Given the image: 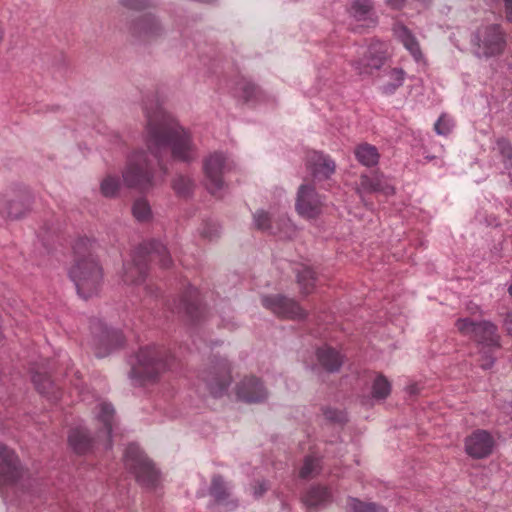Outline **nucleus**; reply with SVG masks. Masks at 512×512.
Returning <instances> with one entry per match:
<instances>
[{
  "label": "nucleus",
  "instance_id": "nucleus-17",
  "mask_svg": "<svg viewBox=\"0 0 512 512\" xmlns=\"http://www.w3.org/2000/svg\"><path fill=\"white\" fill-rule=\"evenodd\" d=\"M237 397L247 403L262 402L267 398V391L260 380L254 376L243 378L236 387Z\"/></svg>",
  "mask_w": 512,
  "mask_h": 512
},
{
  "label": "nucleus",
  "instance_id": "nucleus-20",
  "mask_svg": "<svg viewBox=\"0 0 512 512\" xmlns=\"http://www.w3.org/2000/svg\"><path fill=\"white\" fill-rule=\"evenodd\" d=\"M178 313H183L191 321H198L203 316L199 292L194 287H189L181 296L178 306Z\"/></svg>",
  "mask_w": 512,
  "mask_h": 512
},
{
  "label": "nucleus",
  "instance_id": "nucleus-7",
  "mask_svg": "<svg viewBox=\"0 0 512 512\" xmlns=\"http://www.w3.org/2000/svg\"><path fill=\"white\" fill-rule=\"evenodd\" d=\"M455 327L462 336L479 344L488 347L499 346L497 327L489 321L477 322L469 317H464L455 322Z\"/></svg>",
  "mask_w": 512,
  "mask_h": 512
},
{
  "label": "nucleus",
  "instance_id": "nucleus-27",
  "mask_svg": "<svg viewBox=\"0 0 512 512\" xmlns=\"http://www.w3.org/2000/svg\"><path fill=\"white\" fill-rule=\"evenodd\" d=\"M210 494L218 504L225 506L228 510L236 507V502L230 499L229 489L219 475L212 478Z\"/></svg>",
  "mask_w": 512,
  "mask_h": 512
},
{
  "label": "nucleus",
  "instance_id": "nucleus-14",
  "mask_svg": "<svg viewBox=\"0 0 512 512\" xmlns=\"http://www.w3.org/2000/svg\"><path fill=\"white\" fill-rule=\"evenodd\" d=\"M262 305L280 318L298 320L305 317V311L293 299L281 295L264 296Z\"/></svg>",
  "mask_w": 512,
  "mask_h": 512
},
{
  "label": "nucleus",
  "instance_id": "nucleus-38",
  "mask_svg": "<svg viewBox=\"0 0 512 512\" xmlns=\"http://www.w3.org/2000/svg\"><path fill=\"white\" fill-rule=\"evenodd\" d=\"M140 34H144L147 37H153L158 34L160 30L158 22L151 15L145 16L138 24Z\"/></svg>",
  "mask_w": 512,
  "mask_h": 512
},
{
  "label": "nucleus",
  "instance_id": "nucleus-31",
  "mask_svg": "<svg viewBox=\"0 0 512 512\" xmlns=\"http://www.w3.org/2000/svg\"><path fill=\"white\" fill-rule=\"evenodd\" d=\"M96 408L99 409L97 418L103 424L104 434L107 437V440L109 441L112 432L114 408L112 407L111 404L106 403L104 401L99 402Z\"/></svg>",
  "mask_w": 512,
  "mask_h": 512
},
{
  "label": "nucleus",
  "instance_id": "nucleus-39",
  "mask_svg": "<svg viewBox=\"0 0 512 512\" xmlns=\"http://www.w3.org/2000/svg\"><path fill=\"white\" fill-rule=\"evenodd\" d=\"M119 187V179L115 176L108 175L102 180L100 184V191L105 197H113L117 194Z\"/></svg>",
  "mask_w": 512,
  "mask_h": 512
},
{
  "label": "nucleus",
  "instance_id": "nucleus-25",
  "mask_svg": "<svg viewBox=\"0 0 512 512\" xmlns=\"http://www.w3.org/2000/svg\"><path fill=\"white\" fill-rule=\"evenodd\" d=\"M32 382L35 385L39 393L53 399H59V391L56 388L54 382L50 376L47 375L46 371H40L39 368L32 369Z\"/></svg>",
  "mask_w": 512,
  "mask_h": 512
},
{
  "label": "nucleus",
  "instance_id": "nucleus-36",
  "mask_svg": "<svg viewBox=\"0 0 512 512\" xmlns=\"http://www.w3.org/2000/svg\"><path fill=\"white\" fill-rule=\"evenodd\" d=\"M348 512H387L382 506L375 503L363 502L356 498H350L347 501Z\"/></svg>",
  "mask_w": 512,
  "mask_h": 512
},
{
  "label": "nucleus",
  "instance_id": "nucleus-13",
  "mask_svg": "<svg viewBox=\"0 0 512 512\" xmlns=\"http://www.w3.org/2000/svg\"><path fill=\"white\" fill-rule=\"evenodd\" d=\"M230 365L226 359L218 360L204 377L207 389L214 397H221L231 383Z\"/></svg>",
  "mask_w": 512,
  "mask_h": 512
},
{
  "label": "nucleus",
  "instance_id": "nucleus-47",
  "mask_svg": "<svg viewBox=\"0 0 512 512\" xmlns=\"http://www.w3.org/2000/svg\"><path fill=\"white\" fill-rule=\"evenodd\" d=\"M504 327L507 333L512 336V313H508L506 315L504 320Z\"/></svg>",
  "mask_w": 512,
  "mask_h": 512
},
{
  "label": "nucleus",
  "instance_id": "nucleus-2",
  "mask_svg": "<svg viewBox=\"0 0 512 512\" xmlns=\"http://www.w3.org/2000/svg\"><path fill=\"white\" fill-rule=\"evenodd\" d=\"M148 261H158L163 268L172 264V259L166 247L157 240H151L138 247L131 261L123 265L122 280L127 285H141L146 277Z\"/></svg>",
  "mask_w": 512,
  "mask_h": 512
},
{
  "label": "nucleus",
  "instance_id": "nucleus-28",
  "mask_svg": "<svg viewBox=\"0 0 512 512\" xmlns=\"http://www.w3.org/2000/svg\"><path fill=\"white\" fill-rule=\"evenodd\" d=\"M320 365L329 372L337 371L343 362L342 355L334 348L323 346L317 351Z\"/></svg>",
  "mask_w": 512,
  "mask_h": 512
},
{
  "label": "nucleus",
  "instance_id": "nucleus-5",
  "mask_svg": "<svg viewBox=\"0 0 512 512\" xmlns=\"http://www.w3.org/2000/svg\"><path fill=\"white\" fill-rule=\"evenodd\" d=\"M124 465L135 476L140 485L145 487L156 486L159 473L152 461L136 444H130L126 448Z\"/></svg>",
  "mask_w": 512,
  "mask_h": 512
},
{
  "label": "nucleus",
  "instance_id": "nucleus-21",
  "mask_svg": "<svg viewBox=\"0 0 512 512\" xmlns=\"http://www.w3.org/2000/svg\"><path fill=\"white\" fill-rule=\"evenodd\" d=\"M307 164L315 181L329 179L335 171L334 161L327 155L320 152H312L309 154Z\"/></svg>",
  "mask_w": 512,
  "mask_h": 512
},
{
  "label": "nucleus",
  "instance_id": "nucleus-48",
  "mask_svg": "<svg viewBox=\"0 0 512 512\" xmlns=\"http://www.w3.org/2000/svg\"><path fill=\"white\" fill-rule=\"evenodd\" d=\"M386 4L393 8V9H399L404 4L405 0H385Z\"/></svg>",
  "mask_w": 512,
  "mask_h": 512
},
{
  "label": "nucleus",
  "instance_id": "nucleus-22",
  "mask_svg": "<svg viewBox=\"0 0 512 512\" xmlns=\"http://www.w3.org/2000/svg\"><path fill=\"white\" fill-rule=\"evenodd\" d=\"M406 72L402 68H384L379 74V90L384 95H393L404 83Z\"/></svg>",
  "mask_w": 512,
  "mask_h": 512
},
{
  "label": "nucleus",
  "instance_id": "nucleus-12",
  "mask_svg": "<svg viewBox=\"0 0 512 512\" xmlns=\"http://www.w3.org/2000/svg\"><path fill=\"white\" fill-rule=\"evenodd\" d=\"M93 333L95 334L94 353L98 358L107 356L112 350L122 346L124 343V337L121 331L108 328L101 322L93 328Z\"/></svg>",
  "mask_w": 512,
  "mask_h": 512
},
{
  "label": "nucleus",
  "instance_id": "nucleus-37",
  "mask_svg": "<svg viewBox=\"0 0 512 512\" xmlns=\"http://www.w3.org/2000/svg\"><path fill=\"white\" fill-rule=\"evenodd\" d=\"M172 187L179 196L186 197L191 193L194 183L188 176L179 175L174 179Z\"/></svg>",
  "mask_w": 512,
  "mask_h": 512
},
{
  "label": "nucleus",
  "instance_id": "nucleus-23",
  "mask_svg": "<svg viewBox=\"0 0 512 512\" xmlns=\"http://www.w3.org/2000/svg\"><path fill=\"white\" fill-rule=\"evenodd\" d=\"M349 13L357 22L361 23V27L369 28L376 24L371 0L353 1Z\"/></svg>",
  "mask_w": 512,
  "mask_h": 512
},
{
  "label": "nucleus",
  "instance_id": "nucleus-18",
  "mask_svg": "<svg viewBox=\"0 0 512 512\" xmlns=\"http://www.w3.org/2000/svg\"><path fill=\"white\" fill-rule=\"evenodd\" d=\"M30 206L31 198L28 194L17 197L0 195V214L6 218H21L29 211Z\"/></svg>",
  "mask_w": 512,
  "mask_h": 512
},
{
  "label": "nucleus",
  "instance_id": "nucleus-24",
  "mask_svg": "<svg viewBox=\"0 0 512 512\" xmlns=\"http://www.w3.org/2000/svg\"><path fill=\"white\" fill-rule=\"evenodd\" d=\"M395 37L410 52L416 61L422 58V52L418 40L413 33L403 24L396 23L393 27Z\"/></svg>",
  "mask_w": 512,
  "mask_h": 512
},
{
  "label": "nucleus",
  "instance_id": "nucleus-42",
  "mask_svg": "<svg viewBox=\"0 0 512 512\" xmlns=\"http://www.w3.org/2000/svg\"><path fill=\"white\" fill-rule=\"evenodd\" d=\"M496 149L503 157L504 161L512 160V145L509 140L505 138H499L496 142Z\"/></svg>",
  "mask_w": 512,
  "mask_h": 512
},
{
  "label": "nucleus",
  "instance_id": "nucleus-11",
  "mask_svg": "<svg viewBox=\"0 0 512 512\" xmlns=\"http://www.w3.org/2000/svg\"><path fill=\"white\" fill-rule=\"evenodd\" d=\"M495 439L493 435L484 429H476L465 437L464 448L468 456L473 459L488 457L494 449Z\"/></svg>",
  "mask_w": 512,
  "mask_h": 512
},
{
  "label": "nucleus",
  "instance_id": "nucleus-32",
  "mask_svg": "<svg viewBox=\"0 0 512 512\" xmlns=\"http://www.w3.org/2000/svg\"><path fill=\"white\" fill-rule=\"evenodd\" d=\"M297 282L300 285L302 292L308 294L312 291L315 282V272L307 266H300L296 270Z\"/></svg>",
  "mask_w": 512,
  "mask_h": 512
},
{
  "label": "nucleus",
  "instance_id": "nucleus-34",
  "mask_svg": "<svg viewBox=\"0 0 512 512\" xmlns=\"http://www.w3.org/2000/svg\"><path fill=\"white\" fill-rule=\"evenodd\" d=\"M236 89L239 96L242 97L245 101L255 100L260 94L259 87L244 78L238 81Z\"/></svg>",
  "mask_w": 512,
  "mask_h": 512
},
{
  "label": "nucleus",
  "instance_id": "nucleus-51",
  "mask_svg": "<svg viewBox=\"0 0 512 512\" xmlns=\"http://www.w3.org/2000/svg\"><path fill=\"white\" fill-rule=\"evenodd\" d=\"M491 365H492V361H487V362L481 364V366L485 369L490 368Z\"/></svg>",
  "mask_w": 512,
  "mask_h": 512
},
{
  "label": "nucleus",
  "instance_id": "nucleus-10",
  "mask_svg": "<svg viewBox=\"0 0 512 512\" xmlns=\"http://www.w3.org/2000/svg\"><path fill=\"white\" fill-rule=\"evenodd\" d=\"M474 41L478 46L479 53L486 57L502 53L506 44L504 34L498 25L480 29Z\"/></svg>",
  "mask_w": 512,
  "mask_h": 512
},
{
  "label": "nucleus",
  "instance_id": "nucleus-9",
  "mask_svg": "<svg viewBox=\"0 0 512 512\" xmlns=\"http://www.w3.org/2000/svg\"><path fill=\"white\" fill-rule=\"evenodd\" d=\"M325 199L311 185H301L296 199V211L306 219H315L322 214Z\"/></svg>",
  "mask_w": 512,
  "mask_h": 512
},
{
  "label": "nucleus",
  "instance_id": "nucleus-35",
  "mask_svg": "<svg viewBox=\"0 0 512 512\" xmlns=\"http://www.w3.org/2000/svg\"><path fill=\"white\" fill-rule=\"evenodd\" d=\"M132 214L139 222L149 221L152 218V211L148 201L144 198L135 200L132 206Z\"/></svg>",
  "mask_w": 512,
  "mask_h": 512
},
{
  "label": "nucleus",
  "instance_id": "nucleus-16",
  "mask_svg": "<svg viewBox=\"0 0 512 512\" xmlns=\"http://www.w3.org/2000/svg\"><path fill=\"white\" fill-rule=\"evenodd\" d=\"M22 476V469L15 452L0 443V486L11 485Z\"/></svg>",
  "mask_w": 512,
  "mask_h": 512
},
{
  "label": "nucleus",
  "instance_id": "nucleus-46",
  "mask_svg": "<svg viewBox=\"0 0 512 512\" xmlns=\"http://www.w3.org/2000/svg\"><path fill=\"white\" fill-rule=\"evenodd\" d=\"M268 489L267 483L265 481L258 483L254 487V495L255 496H261L263 495Z\"/></svg>",
  "mask_w": 512,
  "mask_h": 512
},
{
  "label": "nucleus",
  "instance_id": "nucleus-33",
  "mask_svg": "<svg viewBox=\"0 0 512 512\" xmlns=\"http://www.w3.org/2000/svg\"><path fill=\"white\" fill-rule=\"evenodd\" d=\"M391 392V384L388 379L379 374L373 381L372 385V397L377 400H383L390 395Z\"/></svg>",
  "mask_w": 512,
  "mask_h": 512
},
{
  "label": "nucleus",
  "instance_id": "nucleus-43",
  "mask_svg": "<svg viewBox=\"0 0 512 512\" xmlns=\"http://www.w3.org/2000/svg\"><path fill=\"white\" fill-rule=\"evenodd\" d=\"M200 234L203 238L212 240L214 237L218 235V226L212 222L204 223L203 227L200 230Z\"/></svg>",
  "mask_w": 512,
  "mask_h": 512
},
{
  "label": "nucleus",
  "instance_id": "nucleus-1",
  "mask_svg": "<svg viewBox=\"0 0 512 512\" xmlns=\"http://www.w3.org/2000/svg\"><path fill=\"white\" fill-rule=\"evenodd\" d=\"M147 125L145 141L149 154L136 151L128 159L123 181L140 191L153 186L154 161L164 170L162 158L171 152L174 159L190 162L196 158V146L190 133L161 106L145 107Z\"/></svg>",
  "mask_w": 512,
  "mask_h": 512
},
{
  "label": "nucleus",
  "instance_id": "nucleus-30",
  "mask_svg": "<svg viewBox=\"0 0 512 512\" xmlns=\"http://www.w3.org/2000/svg\"><path fill=\"white\" fill-rule=\"evenodd\" d=\"M355 156L362 165L367 167L376 165L380 157L377 148L368 143L359 145L355 149Z\"/></svg>",
  "mask_w": 512,
  "mask_h": 512
},
{
  "label": "nucleus",
  "instance_id": "nucleus-41",
  "mask_svg": "<svg viewBox=\"0 0 512 512\" xmlns=\"http://www.w3.org/2000/svg\"><path fill=\"white\" fill-rule=\"evenodd\" d=\"M453 126L454 123L452 119L447 117L446 115H442L435 123L434 129L436 133L439 135H448L451 132Z\"/></svg>",
  "mask_w": 512,
  "mask_h": 512
},
{
  "label": "nucleus",
  "instance_id": "nucleus-50",
  "mask_svg": "<svg viewBox=\"0 0 512 512\" xmlns=\"http://www.w3.org/2000/svg\"><path fill=\"white\" fill-rule=\"evenodd\" d=\"M507 19L512 21V0H505Z\"/></svg>",
  "mask_w": 512,
  "mask_h": 512
},
{
  "label": "nucleus",
  "instance_id": "nucleus-52",
  "mask_svg": "<svg viewBox=\"0 0 512 512\" xmlns=\"http://www.w3.org/2000/svg\"><path fill=\"white\" fill-rule=\"evenodd\" d=\"M508 291H509V294H510V295H511V297H512V284L510 285V287H509Z\"/></svg>",
  "mask_w": 512,
  "mask_h": 512
},
{
  "label": "nucleus",
  "instance_id": "nucleus-6",
  "mask_svg": "<svg viewBox=\"0 0 512 512\" xmlns=\"http://www.w3.org/2000/svg\"><path fill=\"white\" fill-rule=\"evenodd\" d=\"M234 162L222 152H213L203 161L206 187L212 195L218 196L225 186L224 177L234 168Z\"/></svg>",
  "mask_w": 512,
  "mask_h": 512
},
{
  "label": "nucleus",
  "instance_id": "nucleus-15",
  "mask_svg": "<svg viewBox=\"0 0 512 512\" xmlns=\"http://www.w3.org/2000/svg\"><path fill=\"white\" fill-rule=\"evenodd\" d=\"M253 219L255 227L263 232L279 235L281 238L291 237L293 233L290 220L284 215L277 220H272L267 212L258 210L253 215Z\"/></svg>",
  "mask_w": 512,
  "mask_h": 512
},
{
  "label": "nucleus",
  "instance_id": "nucleus-40",
  "mask_svg": "<svg viewBox=\"0 0 512 512\" xmlns=\"http://www.w3.org/2000/svg\"><path fill=\"white\" fill-rule=\"evenodd\" d=\"M319 469V459L314 456H307L305 458L304 464L300 470L301 478H311L317 474Z\"/></svg>",
  "mask_w": 512,
  "mask_h": 512
},
{
  "label": "nucleus",
  "instance_id": "nucleus-45",
  "mask_svg": "<svg viewBox=\"0 0 512 512\" xmlns=\"http://www.w3.org/2000/svg\"><path fill=\"white\" fill-rule=\"evenodd\" d=\"M122 3L124 6L135 10L144 9L149 5L148 0H122Z\"/></svg>",
  "mask_w": 512,
  "mask_h": 512
},
{
  "label": "nucleus",
  "instance_id": "nucleus-19",
  "mask_svg": "<svg viewBox=\"0 0 512 512\" xmlns=\"http://www.w3.org/2000/svg\"><path fill=\"white\" fill-rule=\"evenodd\" d=\"M357 192L360 197L364 193H381L385 196H390L394 194V187L382 173L375 172L372 176L361 175Z\"/></svg>",
  "mask_w": 512,
  "mask_h": 512
},
{
  "label": "nucleus",
  "instance_id": "nucleus-49",
  "mask_svg": "<svg viewBox=\"0 0 512 512\" xmlns=\"http://www.w3.org/2000/svg\"><path fill=\"white\" fill-rule=\"evenodd\" d=\"M467 311L469 312L470 315L472 316H475L477 313L481 314L480 313V308L478 305L474 304V303H469L467 305Z\"/></svg>",
  "mask_w": 512,
  "mask_h": 512
},
{
  "label": "nucleus",
  "instance_id": "nucleus-8",
  "mask_svg": "<svg viewBox=\"0 0 512 512\" xmlns=\"http://www.w3.org/2000/svg\"><path fill=\"white\" fill-rule=\"evenodd\" d=\"M387 56V44L381 41H374L357 59L351 61V66L358 75L370 76L375 70L381 69L385 64Z\"/></svg>",
  "mask_w": 512,
  "mask_h": 512
},
{
  "label": "nucleus",
  "instance_id": "nucleus-26",
  "mask_svg": "<svg viewBox=\"0 0 512 512\" xmlns=\"http://www.w3.org/2000/svg\"><path fill=\"white\" fill-rule=\"evenodd\" d=\"M68 443L77 454H86L93 447V439L88 435L86 429L77 427L70 431Z\"/></svg>",
  "mask_w": 512,
  "mask_h": 512
},
{
  "label": "nucleus",
  "instance_id": "nucleus-4",
  "mask_svg": "<svg viewBox=\"0 0 512 512\" xmlns=\"http://www.w3.org/2000/svg\"><path fill=\"white\" fill-rule=\"evenodd\" d=\"M69 277L75 284L80 297L88 299L98 293L102 283V268L91 255H77L75 263L69 270Z\"/></svg>",
  "mask_w": 512,
  "mask_h": 512
},
{
  "label": "nucleus",
  "instance_id": "nucleus-44",
  "mask_svg": "<svg viewBox=\"0 0 512 512\" xmlns=\"http://www.w3.org/2000/svg\"><path fill=\"white\" fill-rule=\"evenodd\" d=\"M324 416L326 419L337 423H343L346 420V416L342 411L332 408H326L324 410Z\"/></svg>",
  "mask_w": 512,
  "mask_h": 512
},
{
  "label": "nucleus",
  "instance_id": "nucleus-3",
  "mask_svg": "<svg viewBox=\"0 0 512 512\" xmlns=\"http://www.w3.org/2000/svg\"><path fill=\"white\" fill-rule=\"evenodd\" d=\"M168 367L166 352L158 346L141 348L132 363L130 378L138 385L154 383Z\"/></svg>",
  "mask_w": 512,
  "mask_h": 512
},
{
  "label": "nucleus",
  "instance_id": "nucleus-29",
  "mask_svg": "<svg viewBox=\"0 0 512 512\" xmlns=\"http://www.w3.org/2000/svg\"><path fill=\"white\" fill-rule=\"evenodd\" d=\"M330 499L331 493L328 488L313 486L304 494L302 501L309 510H312L326 504Z\"/></svg>",
  "mask_w": 512,
  "mask_h": 512
}]
</instances>
